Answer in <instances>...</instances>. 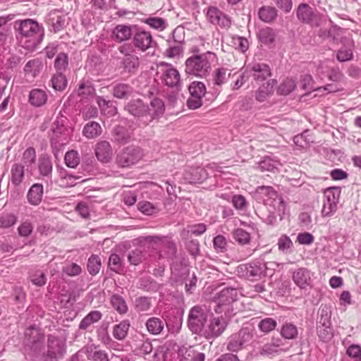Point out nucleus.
<instances>
[{"label":"nucleus","mask_w":361,"mask_h":361,"mask_svg":"<svg viewBox=\"0 0 361 361\" xmlns=\"http://www.w3.org/2000/svg\"><path fill=\"white\" fill-rule=\"evenodd\" d=\"M294 283L300 288H305L311 283V273L304 267L296 269L293 273Z\"/></svg>","instance_id":"aec40b11"},{"label":"nucleus","mask_w":361,"mask_h":361,"mask_svg":"<svg viewBox=\"0 0 361 361\" xmlns=\"http://www.w3.org/2000/svg\"><path fill=\"white\" fill-rule=\"evenodd\" d=\"M257 36L259 41L265 44L272 43L275 39V34L273 30L269 27L261 29L259 31Z\"/></svg>","instance_id":"de8ad7c7"},{"label":"nucleus","mask_w":361,"mask_h":361,"mask_svg":"<svg viewBox=\"0 0 361 361\" xmlns=\"http://www.w3.org/2000/svg\"><path fill=\"white\" fill-rule=\"evenodd\" d=\"M234 239L241 245L248 244L250 241V235L243 228H237L233 232Z\"/></svg>","instance_id":"5fc2aeb1"},{"label":"nucleus","mask_w":361,"mask_h":361,"mask_svg":"<svg viewBox=\"0 0 361 361\" xmlns=\"http://www.w3.org/2000/svg\"><path fill=\"white\" fill-rule=\"evenodd\" d=\"M113 35L119 42L128 40L132 35L131 27L126 25H118L114 29Z\"/></svg>","instance_id":"c756f323"},{"label":"nucleus","mask_w":361,"mask_h":361,"mask_svg":"<svg viewBox=\"0 0 361 361\" xmlns=\"http://www.w3.org/2000/svg\"><path fill=\"white\" fill-rule=\"evenodd\" d=\"M143 157V150L140 147L128 146L116 155L115 161L120 168H130L138 163Z\"/></svg>","instance_id":"20e7f679"},{"label":"nucleus","mask_w":361,"mask_h":361,"mask_svg":"<svg viewBox=\"0 0 361 361\" xmlns=\"http://www.w3.org/2000/svg\"><path fill=\"white\" fill-rule=\"evenodd\" d=\"M38 169L40 175L49 176L52 172V162L49 157L44 156L39 158Z\"/></svg>","instance_id":"58836bf2"},{"label":"nucleus","mask_w":361,"mask_h":361,"mask_svg":"<svg viewBox=\"0 0 361 361\" xmlns=\"http://www.w3.org/2000/svg\"><path fill=\"white\" fill-rule=\"evenodd\" d=\"M207 177V169L200 166L191 167L184 174V178L190 183H202Z\"/></svg>","instance_id":"f3484780"},{"label":"nucleus","mask_w":361,"mask_h":361,"mask_svg":"<svg viewBox=\"0 0 361 361\" xmlns=\"http://www.w3.org/2000/svg\"><path fill=\"white\" fill-rule=\"evenodd\" d=\"M259 18L264 22H271L277 16L275 8L271 6L262 7L259 11Z\"/></svg>","instance_id":"a19ab883"},{"label":"nucleus","mask_w":361,"mask_h":361,"mask_svg":"<svg viewBox=\"0 0 361 361\" xmlns=\"http://www.w3.org/2000/svg\"><path fill=\"white\" fill-rule=\"evenodd\" d=\"M317 334L319 338L324 342L330 341L333 337V332L331 326H318Z\"/></svg>","instance_id":"4d7b16f0"},{"label":"nucleus","mask_w":361,"mask_h":361,"mask_svg":"<svg viewBox=\"0 0 361 361\" xmlns=\"http://www.w3.org/2000/svg\"><path fill=\"white\" fill-rule=\"evenodd\" d=\"M133 42L134 46L142 51L152 47L153 44L151 34L146 31L137 32L133 37Z\"/></svg>","instance_id":"a211bd4d"},{"label":"nucleus","mask_w":361,"mask_h":361,"mask_svg":"<svg viewBox=\"0 0 361 361\" xmlns=\"http://www.w3.org/2000/svg\"><path fill=\"white\" fill-rule=\"evenodd\" d=\"M125 110H126L132 116L137 118L138 125L142 126V118L145 114V104L142 100L140 99H133L130 101L126 106Z\"/></svg>","instance_id":"dca6fc26"},{"label":"nucleus","mask_w":361,"mask_h":361,"mask_svg":"<svg viewBox=\"0 0 361 361\" xmlns=\"http://www.w3.org/2000/svg\"><path fill=\"white\" fill-rule=\"evenodd\" d=\"M64 161L68 167L75 169L80 163V155L77 151L70 150L66 153Z\"/></svg>","instance_id":"a18cd8bd"},{"label":"nucleus","mask_w":361,"mask_h":361,"mask_svg":"<svg viewBox=\"0 0 361 361\" xmlns=\"http://www.w3.org/2000/svg\"><path fill=\"white\" fill-rule=\"evenodd\" d=\"M216 55L210 51L195 54L188 58L185 62V73L199 78H205L212 71V63Z\"/></svg>","instance_id":"f257e3e1"},{"label":"nucleus","mask_w":361,"mask_h":361,"mask_svg":"<svg viewBox=\"0 0 361 361\" xmlns=\"http://www.w3.org/2000/svg\"><path fill=\"white\" fill-rule=\"evenodd\" d=\"M179 361H204L203 353L194 350L192 347L182 348L179 350Z\"/></svg>","instance_id":"5701e85b"},{"label":"nucleus","mask_w":361,"mask_h":361,"mask_svg":"<svg viewBox=\"0 0 361 361\" xmlns=\"http://www.w3.org/2000/svg\"><path fill=\"white\" fill-rule=\"evenodd\" d=\"M68 56L64 53H60L56 58L54 66L58 71H62L66 69L68 66Z\"/></svg>","instance_id":"0e129e2a"},{"label":"nucleus","mask_w":361,"mask_h":361,"mask_svg":"<svg viewBox=\"0 0 361 361\" xmlns=\"http://www.w3.org/2000/svg\"><path fill=\"white\" fill-rule=\"evenodd\" d=\"M208 312L206 307L196 305L191 308L188 315L189 329L195 334H200L207 322Z\"/></svg>","instance_id":"39448f33"},{"label":"nucleus","mask_w":361,"mask_h":361,"mask_svg":"<svg viewBox=\"0 0 361 361\" xmlns=\"http://www.w3.org/2000/svg\"><path fill=\"white\" fill-rule=\"evenodd\" d=\"M161 71V79L169 87L177 86L180 82V75L178 71L171 65L163 63L160 65Z\"/></svg>","instance_id":"2eb2a0df"},{"label":"nucleus","mask_w":361,"mask_h":361,"mask_svg":"<svg viewBox=\"0 0 361 361\" xmlns=\"http://www.w3.org/2000/svg\"><path fill=\"white\" fill-rule=\"evenodd\" d=\"M109 266L112 271L116 273H119L123 269L121 258L116 254H111L110 255Z\"/></svg>","instance_id":"052dcab7"},{"label":"nucleus","mask_w":361,"mask_h":361,"mask_svg":"<svg viewBox=\"0 0 361 361\" xmlns=\"http://www.w3.org/2000/svg\"><path fill=\"white\" fill-rule=\"evenodd\" d=\"M277 245L279 250L288 252L293 246V242L288 235H283L279 238Z\"/></svg>","instance_id":"680f3d73"},{"label":"nucleus","mask_w":361,"mask_h":361,"mask_svg":"<svg viewBox=\"0 0 361 361\" xmlns=\"http://www.w3.org/2000/svg\"><path fill=\"white\" fill-rule=\"evenodd\" d=\"M49 21L52 27L51 30L57 32L63 28L65 20L62 16H59L57 13L54 12L50 15Z\"/></svg>","instance_id":"8fccbe9b"},{"label":"nucleus","mask_w":361,"mask_h":361,"mask_svg":"<svg viewBox=\"0 0 361 361\" xmlns=\"http://www.w3.org/2000/svg\"><path fill=\"white\" fill-rule=\"evenodd\" d=\"M68 142V129L63 123V119L56 120L51 135V144L52 146L64 145Z\"/></svg>","instance_id":"ddd939ff"},{"label":"nucleus","mask_w":361,"mask_h":361,"mask_svg":"<svg viewBox=\"0 0 361 361\" xmlns=\"http://www.w3.org/2000/svg\"><path fill=\"white\" fill-rule=\"evenodd\" d=\"M17 29L20 35V42L27 49H34L42 40L43 30L33 20L20 22Z\"/></svg>","instance_id":"f03ea898"},{"label":"nucleus","mask_w":361,"mask_h":361,"mask_svg":"<svg viewBox=\"0 0 361 361\" xmlns=\"http://www.w3.org/2000/svg\"><path fill=\"white\" fill-rule=\"evenodd\" d=\"M95 93V90L89 81L82 80L79 85L78 89V94L82 98H87L90 96H93Z\"/></svg>","instance_id":"37998d69"},{"label":"nucleus","mask_w":361,"mask_h":361,"mask_svg":"<svg viewBox=\"0 0 361 361\" xmlns=\"http://www.w3.org/2000/svg\"><path fill=\"white\" fill-rule=\"evenodd\" d=\"M43 65L40 60L33 59L29 61L25 68L24 71L27 74H31L33 77H35L40 71L42 69Z\"/></svg>","instance_id":"79ce46f5"},{"label":"nucleus","mask_w":361,"mask_h":361,"mask_svg":"<svg viewBox=\"0 0 361 361\" xmlns=\"http://www.w3.org/2000/svg\"><path fill=\"white\" fill-rule=\"evenodd\" d=\"M340 195L341 189L337 187L329 188L324 190L321 212L323 216H330L336 212Z\"/></svg>","instance_id":"0eeeda50"},{"label":"nucleus","mask_w":361,"mask_h":361,"mask_svg":"<svg viewBox=\"0 0 361 361\" xmlns=\"http://www.w3.org/2000/svg\"><path fill=\"white\" fill-rule=\"evenodd\" d=\"M327 76L330 80L337 83L341 82L344 80L343 73L337 67L331 68Z\"/></svg>","instance_id":"338daca9"},{"label":"nucleus","mask_w":361,"mask_h":361,"mask_svg":"<svg viewBox=\"0 0 361 361\" xmlns=\"http://www.w3.org/2000/svg\"><path fill=\"white\" fill-rule=\"evenodd\" d=\"M188 90L190 94L203 97L206 93V87L202 82L194 81L189 85Z\"/></svg>","instance_id":"864d4df0"},{"label":"nucleus","mask_w":361,"mask_h":361,"mask_svg":"<svg viewBox=\"0 0 361 361\" xmlns=\"http://www.w3.org/2000/svg\"><path fill=\"white\" fill-rule=\"evenodd\" d=\"M250 71L254 79L257 80H264L271 75L270 68L265 63H254L250 68Z\"/></svg>","instance_id":"393cba45"},{"label":"nucleus","mask_w":361,"mask_h":361,"mask_svg":"<svg viewBox=\"0 0 361 361\" xmlns=\"http://www.w3.org/2000/svg\"><path fill=\"white\" fill-rule=\"evenodd\" d=\"M87 270L91 275H96L101 268V260L97 255L90 257L87 262Z\"/></svg>","instance_id":"603ef678"},{"label":"nucleus","mask_w":361,"mask_h":361,"mask_svg":"<svg viewBox=\"0 0 361 361\" xmlns=\"http://www.w3.org/2000/svg\"><path fill=\"white\" fill-rule=\"evenodd\" d=\"M102 132L101 126L95 121L87 123L82 129V135L88 139H93L99 136Z\"/></svg>","instance_id":"cd10ccee"},{"label":"nucleus","mask_w":361,"mask_h":361,"mask_svg":"<svg viewBox=\"0 0 361 361\" xmlns=\"http://www.w3.org/2000/svg\"><path fill=\"white\" fill-rule=\"evenodd\" d=\"M95 155L99 161L103 163H108L111 161L113 155L111 145L107 141H101L95 147Z\"/></svg>","instance_id":"6ab92c4d"},{"label":"nucleus","mask_w":361,"mask_h":361,"mask_svg":"<svg viewBox=\"0 0 361 361\" xmlns=\"http://www.w3.org/2000/svg\"><path fill=\"white\" fill-rule=\"evenodd\" d=\"M238 293L236 288H225L222 289L215 298L216 306L214 310L216 313L221 312V306L230 304L238 300Z\"/></svg>","instance_id":"f8f14e48"},{"label":"nucleus","mask_w":361,"mask_h":361,"mask_svg":"<svg viewBox=\"0 0 361 361\" xmlns=\"http://www.w3.org/2000/svg\"><path fill=\"white\" fill-rule=\"evenodd\" d=\"M207 20L214 25L228 28L231 25V19L216 7L210 6L207 12Z\"/></svg>","instance_id":"4468645a"},{"label":"nucleus","mask_w":361,"mask_h":361,"mask_svg":"<svg viewBox=\"0 0 361 361\" xmlns=\"http://www.w3.org/2000/svg\"><path fill=\"white\" fill-rule=\"evenodd\" d=\"M139 59L135 55L126 54L123 60V67L128 72H131L137 69L139 66Z\"/></svg>","instance_id":"49530a36"},{"label":"nucleus","mask_w":361,"mask_h":361,"mask_svg":"<svg viewBox=\"0 0 361 361\" xmlns=\"http://www.w3.org/2000/svg\"><path fill=\"white\" fill-rule=\"evenodd\" d=\"M145 114L142 118V126H147L154 120L162 116L165 111V105L161 99L154 98L149 105L145 104Z\"/></svg>","instance_id":"6e6552de"},{"label":"nucleus","mask_w":361,"mask_h":361,"mask_svg":"<svg viewBox=\"0 0 361 361\" xmlns=\"http://www.w3.org/2000/svg\"><path fill=\"white\" fill-rule=\"evenodd\" d=\"M115 140L121 144L128 143L130 140V135L123 128H116L114 130Z\"/></svg>","instance_id":"e2e57ef3"},{"label":"nucleus","mask_w":361,"mask_h":361,"mask_svg":"<svg viewBox=\"0 0 361 361\" xmlns=\"http://www.w3.org/2000/svg\"><path fill=\"white\" fill-rule=\"evenodd\" d=\"M277 322L272 318H265L259 322V329L264 333H269L275 329Z\"/></svg>","instance_id":"6e6d98bb"},{"label":"nucleus","mask_w":361,"mask_h":361,"mask_svg":"<svg viewBox=\"0 0 361 361\" xmlns=\"http://www.w3.org/2000/svg\"><path fill=\"white\" fill-rule=\"evenodd\" d=\"M135 305L137 312H146L151 307L150 300L147 297H140L135 300Z\"/></svg>","instance_id":"bf43d9fd"},{"label":"nucleus","mask_w":361,"mask_h":361,"mask_svg":"<svg viewBox=\"0 0 361 361\" xmlns=\"http://www.w3.org/2000/svg\"><path fill=\"white\" fill-rule=\"evenodd\" d=\"M133 92V88L128 84L118 83L113 88V94L115 97L124 99L129 97Z\"/></svg>","instance_id":"f704fd0d"},{"label":"nucleus","mask_w":361,"mask_h":361,"mask_svg":"<svg viewBox=\"0 0 361 361\" xmlns=\"http://www.w3.org/2000/svg\"><path fill=\"white\" fill-rule=\"evenodd\" d=\"M59 185L62 188H70L75 186L78 181L83 182L84 180L82 179V176H75L71 173H68V171L63 169H61L59 172Z\"/></svg>","instance_id":"4be33fe9"},{"label":"nucleus","mask_w":361,"mask_h":361,"mask_svg":"<svg viewBox=\"0 0 361 361\" xmlns=\"http://www.w3.org/2000/svg\"><path fill=\"white\" fill-rule=\"evenodd\" d=\"M346 353L349 357L355 359V361H361V346L359 345H350Z\"/></svg>","instance_id":"774afa93"},{"label":"nucleus","mask_w":361,"mask_h":361,"mask_svg":"<svg viewBox=\"0 0 361 361\" xmlns=\"http://www.w3.org/2000/svg\"><path fill=\"white\" fill-rule=\"evenodd\" d=\"M275 81L272 80L267 82L266 85H263L262 87H260L259 90L256 92V99L261 102H264L266 99V98L273 92V87Z\"/></svg>","instance_id":"c9c22d12"},{"label":"nucleus","mask_w":361,"mask_h":361,"mask_svg":"<svg viewBox=\"0 0 361 361\" xmlns=\"http://www.w3.org/2000/svg\"><path fill=\"white\" fill-rule=\"evenodd\" d=\"M266 265L259 264H243L238 266L237 271L250 280H259L266 276Z\"/></svg>","instance_id":"9d476101"},{"label":"nucleus","mask_w":361,"mask_h":361,"mask_svg":"<svg viewBox=\"0 0 361 361\" xmlns=\"http://www.w3.org/2000/svg\"><path fill=\"white\" fill-rule=\"evenodd\" d=\"M145 257L143 249L142 247L135 248L132 250L128 255V261L133 265L140 264Z\"/></svg>","instance_id":"3c124183"},{"label":"nucleus","mask_w":361,"mask_h":361,"mask_svg":"<svg viewBox=\"0 0 361 361\" xmlns=\"http://www.w3.org/2000/svg\"><path fill=\"white\" fill-rule=\"evenodd\" d=\"M44 341V335L39 329L35 326L26 329L25 331V350L30 356L37 357L41 355Z\"/></svg>","instance_id":"7ed1b4c3"},{"label":"nucleus","mask_w":361,"mask_h":361,"mask_svg":"<svg viewBox=\"0 0 361 361\" xmlns=\"http://www.w3.org/2000/svg\"><path fill=\"white\" fill-rule=\"evenodd\" d=\"M66 353V341L63 338L49 336L47 340V351L45 361H54L63 356Z\"/></svg>","instance_id":"1a4fd4ad"},{"label":"nucleus","mask_w":361,"mask_h":361,"mask_svg":"<svg viewBox=\"0 0 361 361\" xmlns=\"http://www.w3.org/2000/svg\"><path fill=\"white\" fill-rule=\"evenodd\" d=\"M44 194L43 185L35 183L31 186L27 192V200L32 205L37 206L42 202Z\"/></svg>","instance_id":"b1692460"},{"label":"nucleus","mask_w":361,"mask_h":361,"mask_svg":"<svg viewBox=\"0 0 361 361\" xmlns=\"http://www.w3.org/2000/svg\"><path fill=\"white\" fill-rule=\"evenodd\" d=\"M16 222V217L12 214L0 215V227L8 228Z\"/></svg>","instance_id":"69168bd1"},{"label":"nucleus","mask_w":361,"mask_h":361,"mask_svg":"<svg viewBox=\"0 0 361 361\" xmlns=\"http://www.w3.org/2000/svg\"><path fill=\"white\" fill-rule=\"evenodd\" d=\"M298 329L292 323L286 322L281 329V335L285 339H295L298 336Z\"/></svg>","instance_id":"4c0bfd02"},{"label":"nucleus","mask_w":361,"mask_h":361,"mask_svg":"<svg viewBox=\"0 0 361 361\" xmlns=\"http://www.w3.org/2000/svg\"><path fill=\"white\" fill-rule=\"evenodd\" d=\"M102 317V314L98 310L91 311L80 322L79 329L88 330L94 323L99 322Z\"/></svg>","instance_id":"bb28decb"},{"label":"nucleus","mask_w":361,"mask_h":361,"mask_svg":"<svg viewBox=\"0 0 361 361\" xmlns=\"http://www.w3.org/2000/svg\"><path fill=\"white\" fill-rule=\"evenodd\" d=\"M47 100V95L45 91L39 89L32 90L29 95L30 104L35 106L44 105Z\"/></svg>","instance_id":"7c9ffc66"},{"label":"nucleus","mask_w":361,"mask_h":361,"mask_svg":"<svg viewBox=\"0 0 361 361\" xmlns=\"http://www.w3.org/2000/svg\"><path fill=\"white\" fill-rule=\"evenodd\" d=\"M226 323L222 319L219 317L214 318L209 326L210 334L212 336L217 337L225 330Z\"/></svg>","instance_id":"473e14b6"},{"label":"nucleus","mask_w":361,"mask_h":361,"mask_svg":"<svg viewBox=\"0 0 361 361\" xmlns=\"http://www.w3.org/2000/svg\"><path fill=\"white\" fill-rule=\"evenodd\" d=\"M297 16L303 23H312V25L319 26L318 23H314L316 17L312 8L307 4H301L297 9Z\"/></svg>","instance_id":"412c9836"},{"label":"nucleus","mask_w":361,"mask_h":361,"mask_svg":"<svg viewBox=\"0 0 361 361\" xmlns=\"http://www.w3.org/2000/svg\"><path fill=\"white\" fill-rule=\"evenodd\" d=\"M254 334L255 329L252 326H244L237 334L232 336L227 345L228 350L233 352L238 351L252 341Z\"/></svg>","instance_id":"423d86ee"},{"label":"nucleus","mask_w":361,"mask_h":361,"mask_svg":"<svg viewBox=\"0 0 361 361\" xmlns=\"http://www.w3.org/2000/svg\"><path fill=\"white\" fill-rule=\"evenodd\" d=\"M255 197L259 201H263L266 205L272 206L281 197L271 186L262 185L256 188L254 192Z\"/></svg>","instance_id":"9b49d317"},{"label":"nucleus","mask_w":361,"mask_h":361,"mask_svg":"<svg viewBox=\"0 0 361 361\" xmlns=\"http://www.w3.org/2000/svg\"><path fill=\"white\" fill-rule=\"evenodd\" d=\"M296 87V81L293 78H286L279 86L277 92L281 95H288Z\"/></svg>","instance_id":"e433bc0d"},{"label":"nucleus","mask_w":361,"mask_h":361,"mask_svg":"<svg viewBox=\"0 0 361 361\" xmlns=\"http://www.w3.org/2000/svg\"><path fill=\"white\" fill-rule=\"evenodd\" d=\"M36 159V153L33 147H28L23 154L22 161L25 168H26V173H30L32 165L35 164Z\"/></svg>","instance_id":"72a5a7b5"},{"label":"nucleus","mask_w":361,"mask_h":361,"mask_svg":"<svg viewBox=\"0 0 361 361\" xmlns=\"http://www.w3.org/2000/svg\"><path fill=\"white\" fill-rule=\"evenodd\" d=\"M279 166H281V163L279 161L270 157H265L259 163V167L262 171L274 172L278 170Z\"/></svg>","instance_id":"ea45409f"},{"label":"nucleus","mask_w":361,"mask_h":361,"mask_svg":"<svg viewBox=\"0 0 361 361\" xmlns=\"http://www.w3.org/2000/svg\"><path fill=\"white\" fill-rule=\"evenodd\" d=\"M165 322L160 318L152 317L149 318L145 326L147 331L152 335H159L164 329Z\"/></svg>","instance_id":"a878e982"},{"label":"nucleus","mask_w":361,"mask_h":361,"mask_svg":"<svg viewBox=\"0 0 361 361\" xmlns=\"http://www.w3.org/2000/svg\"><path fill=\"white\" fill-rule=\"evenodd\" d=\"M227 71V69L224 68H220L216 71L214 77V85L220 86L227 80L229 76Z\"/></svg>","instance_id":"13d9d810"},{"label":"nucleus","mask_w":361,"mask_h":361,"mask_svg":"<svg viewBox=\"0 0 361 361\" xmlns=\"http://www.w3.org/2000/svg\"><path fill=\"white\" fill-rule=\"evenodd\" d=\"M52 87L58 91L63 90L67 85L66 77L61 73H57L51 78Z\"/></svg>","instance_id":"09e8293b"},{"label":"nucleus","mask_w":361,"mask_h":361,"mask_svg":"<svg viewBox=\"0 0 361 361\" xmlns=\"http://www.w3.org/2000/svg\"><path fill=\"white\" fill-rule=\"evenodd\" d=\"M130 327V323L128 320H123L113 328L114 337L119 341L124 340L127 336Z\"/></svg>","instance_id":"2f4dec72"},{"label":"nucleus","mask_w":361,"mask_h":361,"mask_svg":"<svg viewBox=\"0 0 361 361\" xmlns=\"http://www.w3.org/2000/svg\"><path fill=\"white\" fill-rule=\"evenodd\" d=\"M27 174L26 173V169H25V166L21 164H14L11 170V182L15 185H20L23 180L25 175Z\"/></svg>","instance_id":"c85d7f7f"},{"label":"nucleus","mask_w":361,"mask_h":361,"mask_svg":"<svg viewBox=\"0 0 361 361\" xmlns=\"http://www.w3.org/2000/svg\"><path fill=\"white\" fill-rule=\"evenodd\" d=\"M113 307L120 314H125L128 311V307L125 300L118 295H113L111 298Z\"/></svg>","instance_id":"c03bdc74"}]
</instances>
